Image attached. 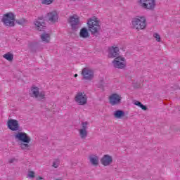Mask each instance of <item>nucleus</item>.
Wrapping results in <instances>:
<instances>
[{
  "label": "nucleus",
  "instance_id": "obj_30",
  "mask_svg": "<svg viewBox=\"0 0 180 180\" xmlns=\"http://www.w3.org/2000/svg\"><path fill=\"white\" fill-rule=\"evenodd\" d=\"M15 161V159H11L9 160L10 164H12Z\"/></svg>",
  "mask_w": 180,
  "mask_h": 180
},
{
  "label": "nucleus",
  "instance_id": "obj_20",
  "mask_svg": "<svg viewBox=\"0 0 180 180\" xmlns=\"http://www.w3.org/2000/svg\"><path fill=\"white\" fill-rule=\"evenodd\" d=\"M115 119H123L124 117V111L122 110H115L113 113Z\"/></svg>",
  "mask_w": 180,
  "mask_h": 180
},
{
  "label": "nucleus",
  "instance_id": "obj_26",
  "mask_svg": "<svg viewBox=\"0 0 180 180\" xmlns=\"http://www.w3.org/2000/svg\"><path fill=\"white\" fill-rule=\"evenodd\" d=\"M153 37L155 38L156 41L159 42L161 41V36L159 35L158 33L155 32L153 34Z\"/></svg>",
  "mask_w": 180,
  "mask_h": 180
},
{
  "label": "nucleus",
  "instance_id": "obj_32",
  "mask_svg": "<svg viewBox=\"0 0 180 180\" xmlns=\"http://www.w3.org/2000/svg\"><path fill=\"white\" fill-rule=\"evenodd\" d=\"M55 180H61V179H56Z\"/></svg>",
  "mask_w": 180,
  "mask_h": 180
},
{
  "label": "nucleus",
  "instance_id": "obj_19",
  "mask_svg": "<svg viewBox=\"0 0 180 180\" xmlns=\"http://www.w3.org/2000/svg\"><path fill=\"white\" fill-rule=\"evenodd\" d=\"M79 36L82 39H88L89 37V32L86 27H83L80 30Z\"/></svg>",
  "mask_w": 180,
  "mask_h": 180
},
{
  "label": "nucleus",
  "instance_id": "obj_12",
  "mask_svg": "<svg viewBox=\"0 0 180 180\" xmlns=\"http://www.w3.org/2000/svg\"><path fill=\"white\" fill-rule=\"evenodd\" d=\"M109 102L112 106L119 105L122 102V97L117 94H112L109 96Z\"/></svg>",
  "mask_w": 180,
  "mask_h": 180
},
{
  "label": "nucleus",
  "instance_id": "obj_16",
  "mask_svg": "<svg viewBox=\"0 0 180 180\" xmlns=\"http://www.w3.org/2000/svg\"><path fill=\"white\" fill-rule=\"evenodd\" d=\"M102 165L109 167L113 162V158L110 155H104L101 160Z\"/></svg>",
  "mask_w": 180,
  "mask_h": 180
},
{
  "label": "nucleus",
  "instance_id": "obj_22",
  "mask_svg": "<svg viewBox=\"0 0 180 180\" xmlns=\"http://www.w3.org/2000/svg\"><path fill=\"white\" fill-rule=\"evenodd\" d=\"M3 57L5 60H7V61H13V55L11 52L3 55Z\"/></svg>",
  "mask_w": 180,
  "mask_h": 180
},
{
  "label": "nucleus",
  "instance_id": "obj_27",
  "mask_svg": "<svg viewBox=\"0 0 180 180\" xmlns=\"http://www.w3.org/2000/svg\"><path fill=\"white\" fill-rule=\"evenodd\" d=\"M26 22V20H25V18H20L19 20H16V22L18 25H24V23Z\"/></svg>",
  "mask_w": 180,
  "mask_h": 180
},
{
  "label": "nucleus",
  "instance_id": "obj_29",
  "mask_svg": "<svg viewBox=\"0 0 180 180\" xmlns=\"http://www.w3.org/2000/svg\"><path fill=\"white\" fill-rule=\"evenodd\" d=\"M37 180H43V177L40 176H38L37 177Z\"/></svg>",
  "mask_w": 180,
  "mask_h": 180
},
{
  "label": "nucleus",
  "instance_id": "obj_4",
  "mask_svg": "<svg viewBox=\"0 0 180 180\" xmlns=\"http://www.w3.org/2000/svg\"><path fill=\"white\" fill-rule=\"evenodd\" d=\"M16 15L13 12H8L3 15L1 22L8 27H13L15 26V20Z\"/></svg>",
  "mask_w": 180,
  "mask_h": 180
},
{
  "label": "nucleus",
  "instance_id": "obj_11",
  "mask_svg": "<svg viewBox=\"0 0 180 180\" xmlns=\"http://www.w3.org/2000/svg\"><path fill=\"white\" fill-rule=\"evenodd\" d=\"M8 128L11 130L12 131H18L19 130V122L16 120L10 119L7 122Z\"/></svg>",
  "mask_w": 180,
  "mask_h": 180
},
{
  "label": "nucleus",
  "instance_id": "obj_1",
  "mask_svg": "<svg viewBox=\"0 0 180 180\" xmlns=\"http://www.w3.org/2000/svg\"><path fill=\"white\" fill-rule=\"evenodd\" d=\"M14 137L15 140L21 142L20 145L21 150H29L30 142L32 141V138L29 135L25 132H18Z\"/></svg>",
  "mask_w": 180,
  "mask_h": 180
},
{
  "label": "nucleus",
  "instance_id": "obj_6",
  "mask_svg": "<svg viewBox=\"0 0 180 180\" xmlns=\"http://www.w3.org/2000/svg\"><path fill=\"white\" fill-rule=\"evenodd\" d=\"M81 75L84 81H92L95 77V72L89 68H84L81 72Z\"/></svg>",
  "mask_w": 180,
  "mask_h": 180
},
{
  "label": "nucleus",
  "instance_id": "obj_18",
  "mask_svg": "<svg viewBox=\"0 0 180 180\" xmlns=\"http://www.w3.org/2000/svg\"><path fill=\"white\" fill-rule=\"evenodd\" d=\"M89 162L94 167H98L99 165V157L96 155H90L89 156Z\"/></svg>",
  "mask_w": 180,
  "mask_h": 180
},
{
  "label": "nucleus",
  "instance_id": "obj_13",
  "mask_svg": "<svg viewBox=\"0 0 180 180\" xmlns=\"http://www.w3.org/2000/svg\"><path fill=\"white\" fill-rule=\"evenodd\" d=\"M120 54V51L119 47L116 46H110L108 49V57L110 58H116Z\"/></svg>",
  "mask_w": 180,
  "mask_h": 180
},
{
  "label": "nucleus",
  "instance_id": "obj_10",
  "mask_svg": "<svg viewBox=\"0 0 180 180\" xmlns=\"http://www.w3.org/2000/svg\"><path fill=\"white\" fill-rule=\"evenodd\" d=\"M88 122H82L81 123V128L78 130L79 136L83 140L88 137Z\"/></svg>",
  "mask_w": 180,
  "mask_h": 180
},
{
  "label": "nucleus",
  "instance_id": "obj_5",
  "mask_svg": "<svg viewBox=\"0 0 180 180\" xmlns=\"http://www.w3.org/2000/svg\"><path fill=\"white\" fill-rule=\"evenodd\" d=\"M30 96L31 98H35L38 101H41L46 98V93L44 91H40L39 87L32 86L30 91Z\"/></svg>",
  "mask_w": 180,
  "mask_h": 180
},
{
  "label": "nucleus",
  "instance_id": "obj_9",
  "mask_svg": "<svg viewBox=\"0 0 180 180\" xmlns=\"http://www.w3.org/2000/svg\"><path fill=\"white\" fill-rule=\"evenodd\" d=\"M75 102H76L77 105H86L88 97L84 92H78L75 96Z\"/></svg>",
  "mask_w": 180,
  "mask_h": 180
},
{
  "label": "nucleus",
  "instance_id": "obj_2",
  "mask_svg": "<svg viewBox=\"0 0 180 180\" xmlns=\"http://www.w3.org/2000/svg\"><path fill=\"white\" fill-rule=\"evenodd\" d=\"M87 27L91 34H98L101 32V21L95 16L87 20Z\"/></svg>",
  "mask_w": 180,
  "mask_h": 180
},
{
  "label": "nucleus",
  "instance_id": "obj_33",
  "mask_svg": "<svg viewBox=\"0 0 180 180\" xmlns=\"http://www.w3.org/2000/svg\"><path fill=\"white\" fill-rule=\"evenodd\" d=\"M70 1H76V0H70Z\"/></svg>",
  "mask_w": 180,
  "mask_h": 180
},
{
  "label": "nucleus",
  "instance_id": "obj_21",
  "mask_svg": "<svg viewBox=\"0 0 180 180\" xmlns=\"http://www.w3.org/2000/svg\"><path fill=\"white\" fill-rule=\"evenodd\" d=\"M41 39L42 41H44V43H49L51 37L50 36V34H49L47 32H44L41 35Z\"/></svg>",
  "mask_w": 180,
  "mask_h": 180
},
{
  "label": "nucleus",
  "instance_id": "obj_7",
  "mask_svg": "<svg viewBox=\"0 0 180 180\" xmlns=\"http://www.w3.org/2000/svg\"><path fill=\"white\" fill-rule=\"evenodd\" d=\"M113 66L115 68H119L122 70V68H126L127 63L126 62V58L123 56H117L112 61Z\"/></svg>",
  "mask_w": 180,
  "mask_h": 180
},
{
  "label": "nucleus",
  "instance_id": "obj_14",
  "mask_svg": "<svg viewBox=\"0 0 180 180\" xmlns=\"http://www.w3.org/2000/svg\"><path fill=\"white\" fill-rule=\"evenodd\" d=\"M34 25L37 30L41 32L46 27V22H44V18H38L34 22Z\"/></svg>",
  "mask_w": 180,
  "mask_h": 180
},
{
  "label": "nucleus",
  "instance_id": "obj_23",
  "mask_svg": "<svg viewBox=\"0 0 180 180\" xmlns=\"http://www.w3.org/2000/svg\"><path fill=\"white\" fill-rule=\"evenodd\" d=\"M134 104L136 105V106H139L142 109V110H147V107L144 105H143L140 101H135L134 102Z\"/></svg>",
  "mask_w": 180,
  "mask_h": 180
},
{
  "label": "nucleus",
  "instance_id": "obj_3",
  "mask_svg": "<svg viewBox=\"0 0 180 180\" xmlns=\"http://www.w3.org/2000/svg\"><path fill=\"white\" fill-rule=\"evenodd\" d=\"M134 29L136 30H143L145 27H147V20L144 16H137L132 19L131 21Z\"/></svg>",
  "mask_w": 180,
  "mask_h": 180
},
{
  "label": "nucleus",
  "instance_id": "obj_31",
  "mask_svg": "<svg viewBox=\"0 0 180 180\" xmlns=\"http://www.w3.org/2000/svg\"><path fill=\"white\" fill-rule=\"evenodd\" d=\"M78 77V74H75V77L77 78Z\"/></svg>",
  "mask_w": 180,
  "mask_h": 180
},
{
  "label": "nucleus",
  "instance_id": "obj_25",
  "mask_svg": "<svg viewBox=\"0 0 180 180\" xmlns=\"http://www.w3.org/2000/svg\"><path fill=\"white\" fill-rule=\"evenodd\" d=\"M27 178H30L31 179H33L34 176H36V173L33 171H29L27 175Z\"/></svg>",
  "mask_w": 180,
  "mask_h": 180
},
{
  "label": "nucleus",
  "instance_id": "obj_15",
  "mask_svg": "<svg viewBox=\"0 0 180 180\" xmlns=\"http://www.w3.org/2000/svg\"><path fill=\"white\" fill-rule=\"evenodd\" d=\"M46 18L50 23H56V22H58V14L56 11L48 13Z\"/></svg>",
  "mask_w": 180,
  "mask_h": 180
},
{
  "label": "nucleus",
  "instance_id": "obj_17",
  "mask_svg": "<svg viewBox=\"0 0 180 180\" xmlns=\"http://www.w3.org/2000/svg\"><path fill=\"white\" fill-rule=\"evenodd\" d=\"M69 23L71 25L72 29H75V26L79 23V17L77 15H73L69 18Z\"/></svg>",
  "mask_w": 180,
  "mask_h": 180
},
{
  "label": "nucleus",
  "instance_id": "obj_8",
  "mask_svg": "<svg viewBox=\"0 0 180 180\" xmlns=\"http://www.w3.org/2000/svg\"><path fill=\"white\" fill-rule=\"evenodd\" d=\"M139 4L143 9L153 11L155 8V0H138Z\"/></svg>",
  "mask_w": 180,
  "mask_h": 180
},
{
  "label": "nucleus",
  "instance_id": "obj_28",
  "mask_svg": "<svg viewBox=\"0 0 180 180\" xmlns=\"http://www.w3.org/2000/svg\"><path fill=\"white\" fill-rule=\"evenodd\" d=\"M53 168H58V163L54 162L53 164Z\"/></svg>",
  "mask_w": 180,
  "mask_h": 180
},
{
  "label": "nucleus",
  "instance_id": "obj_24",
  "mask_svg": "<svg viewBox=\"0 0 180 180\" xmlns=\"http://www.w3.org/2000/svg\"><path fill=\"white\" fill-rule=\"evenodd\" d=\"M42 5H51L54 0H40Z\"/></svg>",
  "mask_w": 180,
  "mask_h": 180
}]
</instances>
